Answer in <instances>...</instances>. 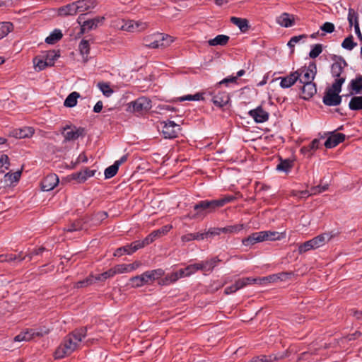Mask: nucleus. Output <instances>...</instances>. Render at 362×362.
I'll return each mask as SVG.
<instances>
[{
  "label": "nucleus",
  "instance_id": "obj_1",
  "mask_svg": "<svg viewBox=\"0 0 362 362\" xmlns=\"http://www.w3.org/2000/svg\"><path fill=\"white\" fill-rule=\"evenodd\" d=\"M86 335L87 328L81 327L74 329L65 336L54 351V358H64L78 349L81 347L83 339L86 338Z\"/></svg>",
  "mask_w": 362,
  "mask_h": 362
},
{
  "label": "nucleus",
  "instance_id": "obj_2",
  "mask_svg": "<svg viewBox=\"0 0 362 362\" xmlns=\"http://www.w3.org/2000/svg\"><path fill=\"white\" fill-rule=\"evenodd\" d=\"M164 274L165 272L162 269L149 270L144 272L141 275L131 277L129 281L132 287L139 288L153 282L162 277Z\"/></svg>",
  "mask_w": 362,
  "mask_h": 362
},
{
  "label": "nucleus",
  "instance_id": "obj_3",
  "mask_svg": "<svg viewBox=\"0 0 362 362\" xmlns=\"http://www.w3.org/2000/svg\"><path fill=\"white\" fill-rule=\"evenodd\" d=\"M233 199V197L228 196L219 199L202 200L194 206V209L197 211V215L203 212L211 213L230 202Z\"/></svg>",
  "mask_w": 362,
  "mask_h": 362
},
{
  "label": "nucleus",
  "instance_id": "obj_4",
  "mask_svg": "<svg viewBox=\"0 0 362 362\" xmlns=\"http://www.w3.org/2000/svg\"><path fill=\"white\" fill-rule=\"evenodd\" d=\"M342 84V78L339 79L337 81H334L332 86L326 90L322 99L325 105L328 106H337L340 104L341 97L339 94L341 90Z\"/></svg>",
  "mask_w": 362,
  "mask_h": 362
},
{
  "label": "nucleus",
  "instance_id": "obj_5",
  "mask_svg": "<svg viewBox=\"0 0 362 362\" xmlns=\"http://www.w3.org/2000/svg\"><path fill=\"white\" fill-rule=\"evenodd\" d=\"M144 45L148 48L165 47L173 42L172 37L162 33H154L144 38Z\"/></svg>",
  "mask_w": 362,
  "mask_h": 362
},
{
  "label": "nucleus",
  "instance_id": "obj_6",
  "mask_svg": "<svg viewBox=\"0 0 362 362\" xmlns=\"http://www.w3.org/2000/svg\"><path fill=\"white\" fill-rule=\"evenodd\" d=\"M61 134L64 136L63 143L74 141L77 140L80 136H84L86 134L83 127H77L74 125H69L61 128Z\"/></svg>",
  "mask_w": 362,
  "mask_h": 362
},
{
  "label": "nucleus",
  "instance_id": "obj_7",
  "mask_svg": "<svg viewBox=\"0 0 362 362\" xmlns=\"http://www.w3.org/2000/svg\"><path fill=\"white\" fill-rule=\"evenodd\" d=\"M299 75L298 81L300 83L313 82L317 74V66L315 62H311L308 66H304L296 70Z\"/></svg>",
  "mask_w": 362,
  "mask_h": 362
},
{
  "label": "nucleus",
  "instance_id": "obj_8",
  "mask_svg": "<svg viewBox=\"0 0 362 362\" xmlns=\"http://www.w3.org/2000/svg\"><path fill=\"white\" fill-rule=\"evenodd\" d=\"M218 86H216V88L213 91H207L204 94H209L211 95V101L218 107H222L227 105L230 100L228 94L226 91H221L218 89Z\"/></svg>",
  "mask_w": 362,
  "mask_h": 362
},
{
  "label": "nucleus",
  "instance_id": "obj_9",
  "mask_svg": "<svg viewBox=\"0 0 362 362\" xmlns=\"http://www.w3.org/2000/svg\"><path fill=\"white\" fill-rule=\"evenodd\" d=\"M84 16L85 14H81L77 19V22L81 25V33L95 29L99 25L103 24L105 20V17L98 16L81 23V21L84 18Z\"/></svg>",
  "mask_w": 362,
  "mask_h": 362
},
{
  "label": "nucleus",
  "instance_id": "obj_10",
  "mask_svg": "<svg viewBox=\"0 0 362 362\" xmlns=\"http://www.w3.org/2000/svg\"><path fill=\"white\" fill-rule=\"evenodd\" d=\"M346 61L342 57H339L338 60L332 64L331 66V74L333 78H335L334 81L342 78L343 83L346 81V74L344 71V67L346 66Z\"/></svg>",
  "mask_w": 362,
  "mask_h": 362
},
{
  "label": "nucleus",
  "instance_id": "obj_11",
  "mask_svg": "<svg viewBox=\"0 0 362 362\" xmlns=\"http://www.w3.org/2000/svg\"><path fill=\"white\" fill-rule=\"evenodd\" d=\"M151 101L146 97H140L129 104V108L134 112H142L151 108Z\"/></svg>",
  "mask_w": 362,
  "mask_h": 362
},
{
  "label": "nucleus",
  "instance_id": "obj_12",
  "mask_svg": "<svg viewBox=\"0 0 362 362\" xmlns=\"http://www.w3.org/2000/svg\"><path fill=\"white\" fill-rule=\"evenodd\" d=\"M180 130V125L173 121H168L163 122L161 132L165 139H171L177 136Z\"/></svg>",
  "mask_w": 362,
  "mask_h": 362
},
{
  "label": "nucleus",
  "instance_id": "obj_13",
  "mask_svg": "<svg viewBox=\"0 0 362 362\" xmlns=\"http://www.w3.org/2000/svg\"><path fill=\"white\" fill-rule=\"evenodd\" d=\"M59 181L56 174H49L41 181V189L45 192L52 190L58 185Z\"/></svg>",
  "mask_w": 362,
  "mask_h": 362
},
{
  "label": "nucleus",
  "instance_id": "obj_14",
  "mask_svg": "<svg viewBox=\"0 0 362 362\" xmlns=\"http://www.w3.org/2000/svg\"><path fill=\"white\" fill-rule=\"evenodd\" d=\"M248 114L257 123H263L267 121L269 116V113L262 106H258L257 108L250 110Z\"/></svg>",
  "mask_w": 362,
  "mask_h": 362
},
{
  "label": "nucleus",
  "instance_id": "obj_15",
  "mask_svg": "<svg viewBox=\"0 0 362 362\" xmlns=\"http://www.w3.org/2000/svg\"><path fill=\"white\" fill-rule=\"evenodd\" d=\"M147 28V23L142 21H127L122 25V29L128 32L141 31Z\"/></svg>",
  "mask_w": 362,
  "mask_h": 362
},
{
  "label": "nucleus",
  "instance_id": "obj_16",
  "mask_svg": "<svg viewBox=\"0 0 362 362\" xmlns=\"http://www.w3.org/2000/svg\"><path fill=\"white\" fill-rule=\"evenodd\" d=\"M325 142V146L327 148H332L337 146L339 144L343 142L345 139V135L342 133L330 132Z\"/></svg>",
  "mask_w": 362,
  "mask_h": 362
},
{
  "label": "nucleus",
  "instance_id": "obj_17",
  "mask_svg": "<svg viewBox=\"0 0 362 362\" xmlns=\"http://www.w3.org/2000/svg\"><path fill=\"white\" fill-rule=\"evenodd\" d=\"M299 75L296 71L291 72L288 75L284 77H279L277 79L280 80V86L282 88H288L293 86L298 80Z\"/></svg>",
  "mask_w": 362,
  "mask_h": 362
},
{
  "label": "nucleus",
  "instance_id": "obj_18",
  "mask_svg": "<svg viewBox=\"0 0 362 362\" xmlns=\"http://www.w3.org/2000/svg\"><path fill=\"white\" fill-rule=\"evenodd\" d=\"M301 84L303 86L300 88V98H303V100H309L317 93V88L315 83L310 82Z\"/></svg>",
  "mask_w": 362,
  "mask_h": 362
},
{
  "label": "nucleus",
  "instance_id": "obj_19",
  "mask_svg": "<svg viewBox=\"0 0 362 362\" xmlns=\"http://www.w3.org/2000/svg\"><path fill=\"white\" fill-rule=\"evenodd\" d=\"M221 259L218 257H214L210 259L198 262L200 271L204 272H211L217 266Z\"/></svg>",
  "mask_w": 362,
  "mask_h": 362
},
{
  "label": "nucleus",
  "instance_id": "obj_20",
  "mask_svg": "<svg viewBox=\"0 0 362 362\" xmlns=\"http://www.w3.org/2000/svg\"><path fill=\"white\" fill-rule=\"evenodd\" d=\"M261 241H274L279 240L282 238H284V235L283 233H280L277 231H271V230H263L259 232Z\"/></svg>",
  "mask_w": 362,
  "mask_h": 362
},
{
  "label": "nucleus",
  "instance_id": "obj_21",
  "mask_svg": "<svg viewBox=\"0 0 362 362\" xmlns=\"http://www.w3.org/2000/svg\"><path fill=\"white\" fill-rule=\"evenodd\" d=\"M108 215L107 213L105 211H99L90 217L87 216L86 217L88 225L89 227L93 226H98L100 225L102 221L107 218Z\"/></svg>",
  "mask_w": 362,
  "mask_h": 362
},
{
  "label": "nucleus",
  "instance_id": "obj_22",
  "mask_svg": "<svg viewBox=\"0 0 362 362\" xmlns=\"http://www.w3.org/2000/svg\"><path fill=\"white\" fill-rule=\"evenodd\" d=\"M78 13H83L93 9L97 6L96 0H78L76 1Z\"/></svg>",
  "mask_w": 362,
  "mask_h": 362
},
{
  "label": "nucleus",
  "instance_id": "obj_23",
  "mask_svg": "<svg viewBox=\"0 0 362 362\" xmlns=\"http://www.w3.org/2000/svg\"><path fill=\"white\" fill-rule=\"evenodd\" d=\"M11 134L13 137L17 139L29 138L33 135L34 129L30 127H24L21 129H13Z\"/></svg>",
  "mask_w": 362,
  "mask_h": 362
},
{
  "label": "nucleus",
  "instance_id": "obj_24",
  "mask_svg": "<svg viewBox=\"0 0 362 362\" xmlns=\"http://www.w3.org/2000/svg\"><path fill=\"white\" fill-rule=\"evenodd\" d=\"M78 13L76 2H72L58 8V14L62 16H74Z\"/></svg>",
  "mask_w": 362,
  "mask_h": 362
},
{
  "label": "nucleus",
  "instance_id": "obj_25",
  "mask_svg": "<svg viewBox=\"0 0 362 362\" xmlns=\"http://www.w3.org/2000/svg\"><path fill=\"white\" fill-rule=\"evenodd\" d=\"M332 237L333 235L331 233H325L313 238L311 239V241L314 245V247L317 249L323 246L326 243L329 241Z\"/></svg>",
  "mask_w": 362,
  "mask_h": 362
},
{
  "label": "nucleus",
  "instance_id": "obj_26",
  "mask_svg": "<svg viewBox=\"0 0 362 362\" xmlns=\"http://www.w3.org/2000/svg\"><path fill=\"white\" fill-rule=\"evenodd\" d=\"M320 144L318 139H313L308 146H304L300 148V152L308 157L312 156L313 151L317 150Z\"/></svg>",
  "mask_w": 362,
  "mask_h": 362
},
{
  "label": "nucleus",
  "instance_id": "obj_27",
  "mask_svg": "<svg viewBox=\"0 0 362 362\" xmlns=\"http://www.w3.org/2000/svg\"><path fill=\"white\" fill-rule=\"evenodd\" d=\"M88 227L89 226L88 225V221L85 217L83 218L78 219L72 223L71 225L68 227L67 231L73 232L81 230H87Z\"/></svg>",
  "mask_w": 362,
  "mask_h": 362
},
{
  "label": "nucleus",
  "instance_id": "obj_28",
  "mask_svg": "<svg viewBox=\"0 0 362 362\" xmlns=\"http://www.w3.org/2000/svg\"><path fill=\"white\" fill-rule=\"evenodd\" d=\"M293 166V161L289 158L282 159L279 158V163L276 165V170L280 172L288 173L291 171Z\"/></svg>",
  "mask_w": 362,
  "mask_h": 362
},
{
  "label": "nucleus",
  "instance_id": "obj_29",
  "mask_svg": "<svg viewBox=\"0 0 362 362\" xmlns=\"http://www.w3.org/2000/svg\"><path fill=\"white\" fill-rule=\"evenodd\" d=\"M230 22L238 26L242 33H246L249 30L250 25L246 18L233 16L230 18Z\"/></svg>",
  "mask_w": 362,
  "mask_h": 362
},
{
  "label": "nucleus",
  "instance_id": "obj_30",
  "mask_svg": "<svg viewBox=\"0 0 362 362\" xmlns=\"http://www.w3.org/2000/svg\"><path fill=\"white\" fill-rule=\"evenodd\" d=\"M276 21L281 26L285 28L291 27L294 24V18L288 13H283Z\"/></svg>",
  "mask_w": 362,
  "mask_h": 362
},
{
  "label": "nucleus",
  "instance_id": "obj_31",
  "mask_svg": "<svg viewBox=\"0 0 362 362\" xmlns=\"http://www.w3.org/2000/svg\"><path fill=\"white\" fill-rule=\"evenodd\" d=\"M134 246V242H133L130 245H127L124 247H119L115 251L114 256L121 257L124 254L131 255L139 250L136 249Z\"/></svg>",
  "mask_w": 362,
  "mask_h": 362
},
{
  "label": "nucleus",
  "instance_id": "obj_32",
  "mask_svg": "<svg viewBox=\"0 0 362 362\" xmlns=\"http://www.w3.org/2000/svg\"><path fill=\"white\" fill-rule=\"evenodd\" d=\"M229 36L226 35H218L213 39H210L208 43L210 46H225L229 41Z\"/></svg>",
  "mask_w": 362,
  "mask_h": 362
},
{
  "label": "nucleus",
  "instance_id": "obj_33",
  "mask_svg": "<svg viewBox=\"0 0 362 362\" xmlns=\"http://www.w3.org/2000/svg\"><path fill=\"white\" fill-rule=\"evenodd\" d=\"M206 238L204 233H187L181 236V241L184 243L190 242L192 240H202Z\"/></svg>",
  "mask_w": 362,
  "mask_h": 362
},
{
  "label": "nucleus",
  "instance_id": "obj_34",
  "mask_svg": "<svg viewBox=\"0 0 362 362\" xmlns=\"http://www.w3.org/2000/svg\"><path fill=\"white\" fill-rule=\"evenodd\" d=\"M349 88L351 90V93H359L362 90V76L358 75L355 79L351 80Z\"/></svg>",
  "mask_w": 362,
  "mask_h": 362
},
{
  "label": "nucleus",
  "instance_id": "obj_35",
  "mask_svg": "<svg viewBox=\"0 0 362 362\" xmlns=\"http://www.w3.org/2000/svg\"><path fill=\"white\" fill-rule=\"evenodd\" d=\"M259 232H255L250 235L248 237L242 240V243L245 246H252L255 243H261Z\"/></svg>",
  "mask_w": 362,
  "mask_h": 362
},
{
  "label": "nucleus",
  "instance_id": "obj_36",
  "mask_svg": "<svg viewBox=\"0 0 362 362\" xmlns=\"http://www.w3.org/2000/svg\"><path fill=\"white\" fill-rule=\"evenodd\" d=\"M78 50L80 54L82 55L84 61L88 60V57L90 53V44L88 40H82L78 45Z\"/></svg>",
  "mask_w": 362,
  "mask_h": 362
},
{
  "label": "nucleus",
  "instance_id": "obj_37",
  "mask_svg": "<svg viewBox=\"0 0 362 362\" xmlns=\"http://www.w3.org/2000/svg\"><path fill=\"white\" fill-rule=\"evenodd\" d=\"M63 37L62 33L60 30L55 29L50 35L45 38V42L49 45H54L57 41L61 40Z\"/></svg>",
  "mask_w": 362,
  "mask_h": 362
},
{
  "label": "nucleus",
  "instance_id": "obj_38",
  "mask_svg": "<svg viewBox=\"0 0 362 362\" xmlns=\"http://www.w3.org/2000/svg\"><path fill=\"white\" fill-rule=\"evenodd\" d=\"M80 97V94L78 92H72L65 99L64 105L68 107H73L77 104V99Z\"/></svg>",
  "mask_w": 362,
  "mask_h": 362
},
{
  "label": "nucleus",
  "instance_id": "obj_39",
  "mask_svg": "<svg viewBox=\"0 0 362 362\" xmlns=\"http://www.w3.org/2000/svg\"><path fill=\"white\" fill-rule=\"evenodd\" d=\"M156 238L153 235L152 233H151L148 235H147L143 240H136L134 241V247L136 249H141L145 247L146 245H148L151 243H152Z\"/></svg>",
  "mask_w": 362,
  "mask_h": 362
},
{
  "label": "nucleus",
  "instance_id": "obj_40",
  "mask_svg": "<svg viewBox=\"0 0 362 362\" xmlns=\"http://www.w3.org/2000/svg\"><path fill=\"white\" fill-rule=\"evenodd\" d=\"M13 25L10 22L0 23V39L6 37L10 32L13 30Z\"/></svg>",
  "mask_w": 362,
  "mask_h": 362
},
{
  "label": "nucleus",
  "instance_id": "obj_41",
  "mask_svg": "<svg viewBox=\"0 0 362 362\" xmlns=\"http://www.w3.org/2000/svg\"><path fill=\"white\" fill-rule=\"evenodd\" d=\"M178 280L177 274L175 272L168 274L165 278L159 281V284L162 286H168L176 282Z\"/></svg>",
  "mask_w": 362,
  "mask_h": 362
},
{
  "label": "nucleus",
  "instance_id": "obj_42",
  "mask_svg": "<svg viewBox=\"0 0 362 362\" xmlns=\"http://www.w3.org/2000/svg\"><path fill=\"white\" fill-rule=\"evenodd\" d=\"M349 106L352 110H362V96L353 97L349 102Z\"/></svg>",
  "mask_w": 362,
  "mask_h": 362
},
{
  "label": "nucleus",
  "instance_id": "obj_43",
  "mask_svg": "<svg viewBox=\"0 0 362 362\" xmlns=\"http://www.w3.org/2000/svg\"><path fill=\"white\" fill-rule=\"evenodd\" d=\"M93 283H95L94 275L90 274L85 279L77 281L74 285V288H81L87 287L92 285Z\"/></svg>",
  "mask_w": 362,
  "mask_h": 362
},
{
  "label": "nucleus",
  "instance_id": "obj_44",
  "mask_svg": "<svg viewBox=\"0 0 362 362\" xmlns=\"http://www.w3.org/2000/svg\"><path fill=\"white\" fill-rule=\"evenodd\" d=\"M262 362H274L281 360L284 358V355L281 354H270V355H260Z\"/></svg>",
  "mask_w": 362,
  "mask_h": 362
},
{
  "label": "nucleus",
  "instance_id": "obj_45",
  "mask_svg": "<svg viewBox=\"0 0 362 362\" xmlns=\"http://www.w3.org/2000/svg\"><path fill=\"white\" fill-rule=\"evenodd\" d=\"M279 276L274 274L269 275L262 278H257V284H267L268 283H274L279 281Z\"/></svg>",
  "mask_w": 362,
  "mask_h": 362
},
{
  "label": "nucleus",
  "instance_id": "obj_46",
  "mask_svg": "<svg viewBox=\"0 0 362 362\" xmlns=\"http://www.w3.org/2000/svg\"><path fill=\"white\" fill-rule=\"evenodd\" d=\"M13 341L16 342L21 341H31L30 334L29 332V329H25L16 335L13 338Z\"/></svg>",
  "mask_w": 362,
  "mask_h": 362
},
{
  "label": "nucleus",
  "instance_id": "obj_47",
  "mask_svg": "<svg viewBox=\"0 0 362 362\" xmlns=\"http://www.w3.org/2000/svg\"><path fill=\"white\" fill-rule=\"evenodd\" d=\"M356 45L357 43L354 42L351 35L346 37L341 43V47L347 50H352Z\"/></svg>",
  "mask_w": 362,
  "mask_h": 362
},
{
  "label": "nucleus",
  "instance_id": "obj_48",
  "mask_svg": "<svg viewBox=\"0 0 362 362\" xmlns=\"http://www.w3.org/2000/svg\"><path fill=\"white\" fill-rule=\"evenodd\" d=\"M348 21L350 27L354 25L356 23H359L358 14L354 8H350L349 9Z\"/></svg>",
  "mask_w": 362,
  "mask_h": 362
},
{
  "label": "nucleus",
  "instance_id": "obj_49",
  "mask_svg": "<svg viewBox=\"0 0 362 362\" xmlns=\"http://www.w3.org/2000/svg\"><path fill=\"white\" fill-rule=\"evenodd\" d=\"M98 87L106 97H110L113 93V90L107 83H98Z\"/></svg>",
  "mask_w": 362,
  "mask_h": 362
},
{
  "label": "nucleus",
  "instance_id": "obj_50",
  "mask_svg": "<svg viewBox=\"0 0 362 362\" xmlns=\"http://www.w3.org/2000/svg\"><path fill=\"white\" fill-rule=\"evenodd\" d=\"M21 172L19 170L13 173H8L4 176L5 181L9 182L10 184L18 182L21 177Z\"/></svg>",
  "mask_w": 362,
  "mask_h": 362
},
{
  "label": "nucleus",
  "instance_id": "obj_51",
  "mask_svg": "<svg viewBox=\"0 0 362 362\" xmlns=\"http://www.w3.org/2000/svg\"><path fill=\"white\" fill-rule=\"evenodd\" d=\"M113 276H114V274L112 271V269H110L107 271H106L102 274L94 276V279H95V281H104L106 279L113 277Z\"/></svg>",
  "mask_w": 362,
  "mask_h": 362
},
{
  "label": "nucleus",
  "instance_id": "obj_52",
  "mask_svg": "<svg viewBox=\"0 0 362 362\" xmlns=\"http://www.w3.org/2000/svg\"><path fill=\"white\" fill-rule=\"evenodd\" d=\"M204 94V93H196L194 95H187L180 97V101H185V100L199 101V100L204 99V98L203 97Z\"/></svg>",
  "mask_w": 362,
  "mask_h": 362
},
{
  "label": "nucleus",
  "instance_id": "obj_53",
  "mask_svg": "<svg viewBox=\"0 0 362 362\" xmlns=\"http://www.w3.org/2000/svg\"><path fill=\"white\" fill-rule=\"evenodd\" d=\"M314 245L311 241V240H309L308 241H305V243L300 244L298 246V252L300 254L306 252L310 250H315Z\"/></svg>",
  "mask_w": 362,
  "mask_h": 362
},
{
  "label": "nucleus",
  "instance_id": "obj_54",
  "mask_svg": "<svg viewBox=\"0 0 362 362\" xmlns=\"http://www.w3.org/2000/svg\"><path fill=\"white\" fill-rule=\"evenodd\" d=\"M119 168L115 165L113 164L109 167H107L105 170V177L106 179H110L113 177L117 173Z\"/></svg>",
  "mask_w": 362,
  "mask_h": 362
},
{
  "label": "nucleus",
  "instance_id": "obj_55",
  "mask_svg": "<svg viewBox=\"0 0 362 362\" xmlns=\"http://www.w3.org/2000/svg\"><path fill=\"white\" fill-rule=\"evenodd\" d=\"M173 227L170 225H165L158 230H153L151 233L155 236V238H157L165 235Z\"/></svg>",
  "mask_w": 362,
  "mask_h": 362
},
{
  "label": "nucleus",
  "instance_id": "obj_56",
  "mask_svg": "<svg viewBox=\"0 0 362 362\" xmlns=\"http://www.w3.org/2000/svg\"><path fill=\"white\" fill-rule=\"evenodd\" d=\"M34 64L35 69H37L38 71H42L45 69L46 67L49 66L48 61L46 60V59H43L35 58L34 59Z\"/></svg>",
  "mask_w": 362,
  "mask_h": 362
},
{
  "label": "nucleus",
  "instance_id": "obj_57",
  "mask_svg": "<svg viewBox=\"0 0 362 362\" xmlns=\"http://www.w3.org/2000/svg\"><path fill=\"white\" fill-rule=\"evenodd\" d=\"M322 44H315L311 49L309 57L311 59H315L322 52Z\"/></svg>",
  "mask_w": 362,
  "mask_h": 362
},
{
  "label": "nucleus",
  "instance_id": "obj_58",
  "mask_svg": "<svg viewBox=\"0 0 362 362\" xmlns=\"http://www.w3.org/2000/svg\"><path fill=\"white\" fill-rule=\"evenodd\" d=\"M114 276L117 274L129 273L127 264H119L111 268Z\"/></svg>",
  "mask_w": 362,
  "mask_h": 362
},
{
  "label": "nucleus",
  "instance_id": "obj_59",
  "mask_svg": "<svg viewBox=\"0 0 362 362\" xmlns=\"http://www.w3.org/2000/svg\"><path fill=\"white\" fill-rule=\"evenodd\" d=\"M307 37V35H297V36H293L290 40L288 41L287 45L291 48V52H293L294 49H293V47L295 46L296 44H297L298 42H299L300 41V40L302 39H304V38H306Z\"/></svg>",
  "mask_w": 362,
  "mask_h": 362
},
{
  "label": "nucleus",
  "instance_id": "obj_60",
  "mask_svg": "<svg viewBox=\"0 0 362 362\" xmlns=\"http://www.w3.org/2000/svg\"><path fill=\"white\" fill-rule=\"evenodd\" d=\"M59 57L54 50L48 51L46 54L45 59L48 61L49 66L54 65V62Z\"/></svg>",
  "mask_w": 362,
  "mask_h": 362
},
{
  "label": "nucleus",
  "instance_id": "obj_61",
  "mask_svg": "<svg viewBox=\"0 0 362 362\" xmlns=\"http://www.w3.org/2000/svg\"><path fill=\"white\" fill-rule=\"evenodd\" d=\"M199 270L200 269H199L198 262L195 263V264H189L185 267V271H186L187 276H191L192 274L196 273L197 271H199Z\"/></svg>",
  "mask_w": 362,
  "mask_h": 362
},
{
  "label": "nucleus",
  "instance_id": "obj_62",
  "mask_svg": "<svg viewBox=\"0 0 362 362\" xmlns=\"http://www.w3.org/2000/svg\"><path fill=\"white\" fill-rule=\"evenodd\" d=\"M14 254H1L0 255V263L15 262Z\"/></svg>",
  "mask_w": 362,
  "mask_h": 362
},
{
  "label": "nucleus",
  "instance_id": "obj_63",
  "mask_svg": "<svg viewBox=\"0 0 362 362\" xmlns=\"http://www.w3.org/2000/svg\"><path fill=\"white\" fill-rule=\"evenodd\" d=\"M320 29L327 33H332L334 30V25L330 22L325 23L321 27Z\"/></svg>",
  "mask_w": 362,
  "mask_h": 362
},
{
  "label": "nucleus",
  "instance_id": "obj_64",
  "mask_svg": "<svg viewBox=\"0 0 362 362\" xmlns=\"http://www.w3.org/2000/svg\"><path fill=\"white\" fill-rule=\"evenodd\" d=\"M10 165L8 156L6 154H3L0 157V168H4L8 169Z\"/></svg>",
  "mask_w": 362,
  "mask_h": 362
}]
</instances>
